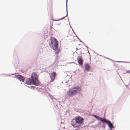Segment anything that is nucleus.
I'll list each match as a JSON object with an SVG mask.
<instances>
[{"mask_svg":"<svg viewBox=\"0 0 130 130\" xmlns=\"http://www.w3.org/2000/svg\"><path fill=\"white\" fill-rule=\"evenodd\" d=\"M85 66L86 70H88L90 69V67L88 64H86L85 65Z\"/></svg>","mask_w":130,"mask_h":130,"instance_id":"9b49d317","label":"nucleus"},{"mask_svg":"<svg viewBox=\"0 0 130 130\" xmlns=\"http://www.w3.org/2000/svg\"><path fill=\"white\" fill-rule=\"evenodd\" d=\"M84 119L80 117H76L72 120L71 124L74 127L79 128L80 127L84 124Z\"/></svg>","mask_w":130,"mask_h":130,"instance_id":"f257e3e1","label":"nucleus"},{"mask_svg":"<svg viewBox=\"0 0 130 130\" xmlns=\"http://www.w3.org/2000/svg\"><path fill=\"white\" fill-rule=\"evenodd\" d=\"M107 124H108L109 127H110L112 128L113 127L111 123L109 121H108Z\"/></svg>","mask_w":130,"mask_h":130,"instance_id":"f8f14e48","label":"nucleus"},{"mask_svg":"<svg viewBox=\"0 0 130 130\" xmlns=\"http://www.w3.org/2000/svg\"><path fill=\"white\" fill-rule=\"evenodd\" d=\"M93 116L98 120L101 121L102 122H104L106 124L108 121H107L105 119H103L99 116L95 115H93Z\"/></svg>","mask_w":130,"mask_h":130,"instance_id":"39448f33","label":"nucleus"},{"mask_svg":"<svg viewBox=\"0 0 130 130\" xmlns=\"http://www.w3.org/2000/svg\"><path fill=\"white\" fill-rule=\"evenodd\" d=\"M31 77L32 80L35 82L34 85L36 86L38 85L39 84V82L36 73L34 72H32L31 75Z\"/></svg>","mask_w":130,"mask_h":130,"instance_id":"20e7f679","label":"nucleus"},{"mask_svg":"<svg viewBox=\"0 0 130 130\" xmlns=\"http://www.w3.org/2000/svg\"><path fill=\"white\" fill-rule=\"evenodd\" d=\"M70 32H69V33H70Z\"/></svg>","mask_w":130,"mask_h":130,"instance_id":"dca6fc26","label":"nucleus"},{"mask_svg":"<svg viewBox=\"0 0 130 130\" xmlns=\"http://www.w3.org/2000/svg\"><path fill=\"white\" fill-rule=\"evenodd\" d=\"M81 90V88L80 87H74L69 90L67 93V94L70 97L73 96L79 92Z\"/></svg>","mask_w":130,"mask_h":130,"instance_id":"f03ea898","label":"nucleus"},{"mask_svg":"<svg viewBox=\"0 0 130 130\" xmlns=\"http://www.w3.org/2000/svg\"><path fill=\"white\" fill-rule=\"evenodd\" d=\"M80 45H79L76 48V49H77V50H78L79 49H81V47H80Z\"/></svg>","mask_w":130,"mask_h":130,"instance_id":"ddd939ff","label":"nucleus"},{"mask_svg":"<svg viewBox=\"0 0 130 130\" xmlns=\"http://www.w3.org/2000/svg\"><path fill=\"white\" fill-rule=\"evenodd\" d=\"M15 76L17 77V78L20 81H22L23 82H24L25 80V78H24L22 76L18 75H16Z\"/></svg>","mask_w":130,"mask_h":130,"instance_id":"6e6552de","label":"nucleus"},{"mask_svg":"<svg viewBox=\"0 0 130 130\" xmlns=\"http://www.w3.org/2000/svg\"><path fill=\"white\" fill-rule=\"evenodd\" d=\"M69 40L71 41L74 42L75 41L76 38V37L72 35L69 34L68 36Z\"/></svg>","mask_w":130,"mask_h":130,"instance_id":"0eeeda50","label":"nucleus"},{"mask_svg":"<svg viewBox=\"0 0 130 130\" xmlns=\"http://www.w3.org/2000/svg\"><path fill=\"white\" fill-rule=\"evenodd\" d=\"M59 52V51L58 49L57 50H56L55 51V53L56 54L58 53Z\"/></svg>","mask_w":130,"mask_h":130,"instance_id":"4468645a","label":"nucleus"},{"mask_svg":"<svg viewBox=\"0 0 130 130\" xmlns=\"http://www.w3.org/2000/svg\"><path fill=\"white\" fill-rule=\"evenodd\" d=\"M49 45L52 49L56 50L58 48V41L55 38H53L51 40V42L49 43Z\"/></svg>","mask_w":130,"mask_h":130,"instance_id":"7ed1b4c3","label":"nucleus"},{"mask_svg":"<svg viewBox=\"0 0 130 130\" xmlns=\"http://www.w3.org/2000/svg\"><path fill=\"white\" fill-rule=\"evenodd\" d=\"M78 62L79 64L80 65H82L83 64V58L82 56H79L77 58Z\"/></svg>","mask_w":130,"mask_h":130,"instance_id":"9d476101","label":"nucleus"},{"mask_svg":"<svg viewBox=\"0 0 130 130\" xmlns=\"http://www.w3.org/2000/svg\"><path fill=\"white\" fill-rule=\"evenodd\" d=\"M35 82L30 78L28 79L26 81L25 83L27 85H30L34 84V85Z\"/></svg>","mask_w":130,"mask_h":130,"instance_id":"1a4fd4ad","label":"nucleus"},{"mask_svg":"<svg viewBox=\"0 0 130 130\" xmlns=\"http://www.w3.org/2000/svg\"><path fill=\"white\" fill-rule=\"evenodd\" d=\"M50 76L51 79L50 82H51L53 81L55 79V78L56 76V72H53L52 73H51Z\"/></svg>","mask_w":130,"mask_h":130,"instance_id":"423d86ee","label":"nucleus"},{"mask_svg":"<svg viewBox=\"0 0 130 130\" xmlns=\"http://www.w3.org/2000/svg\"><path fill=\"white\" fill-rule=\"evenodd\" d=\"M126 72L127 73H128L130 74V70H126Z\"/></svg>","mask_w":130,"mask_h":130,"instance_id":"2eb2a0df","label":"nucleus"}]
</instances>
